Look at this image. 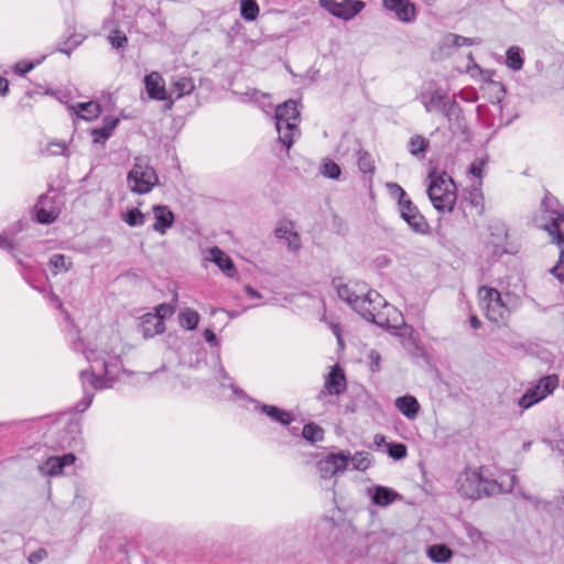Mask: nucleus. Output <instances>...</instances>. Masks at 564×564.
<instances>
[{
	"label": "nucleus",
	"instance_id": "nucleus-1",
	"mask_svg": "<svg viewBox=\"0 0 564 564\" xmlns=\"http://www.w3.org/2000/svg\"><path fill=\"white\" fill-rule=\"evenodd\" d=\"M84 354L87 361L91 364L100 361L104 373L96 375L93 367L91 369L82 370L79 372L84 395L82 400L75 404V411L78 413L86 411L90 406L95 391L108 389L113 386L121 369V362L117 356H111L109 359H106L101 356V352L93 349L85 350Z\"/></svg>",
	"mask_w": 564,
	"mask_h": 564
},
{
	"label": "nucleus",
	"instance_id": "nucleus-2",
	"mask_svg": "<svg viewBox=\"0 0 564 564\" xmlns=\"http://www.w3.org/2000/svg\"><path fill=\"white\" fill-rule=\"evenodd\" d=\"M556 203L554 197L546 195L540 209L534 214L532 223L535 228L546 231L552 241L560 247L558 261L550 269V273L564 283V215L554 208Z\"/></svg>",
	"mask_w": 564,
	"mask_h": 564
},
{
	"label": "nucleus",
	"instance_id": "nucleus-3",
	"mask_svg": "<svg viewBox=\"0 0 564 564\" xmlns=\"http://www.w3.org/2000/svg\"><path fill=\"white\" fill-rule=\"evenodd\" d=\"M517 476H509V484L505 486L495 479L482 475L481 468H465L459 473L455 486L457 492L465 499H480L484 496H496L509 492L516 486Z\"/></svg>",
	"mask_w": 564,
	"mask_h": 564
},
{
	"label": "nucleus",
	"instance_id": "nucleus-4",
	"mask_svg": "<svg viewBox=\"0 0 564 564\" xmlns=\"http://www.w3.org/2000/svg\"><path fill=\"white\" fill-rule=\"evenodd\" d=\"M340 300L347 302L365 319L373 318L371 308L375 304L382 303V296L375 290L367 291V285L361 282L335 283Z\"/></svg>",
	"mask_w": 564,
	"mask_h": 564
},
{
	"label": "nucleus",
	"instance_id": "nucleus-5",
	"mask_svg": "<svg viewBox=\"0 0 564 564\" xmlns=\"http://www.w3.org/2000/svg\"><path fill=\"white\" fill-rule=\"evenodd\" d=\"M159 183V176L154 167L144 156L134 159V163L127 175V184L129 189L135 194H148Z\"/></svg>",
	"mask_w": 564,
	"mask_h": 564
},
{
	"label": "nucleus",
	"instance_id": "nucleus-6",
	"mask_svg": "<svg viewBox=\"0 0 564 564\" xmlns=\"http://www.w3.org/2000/svg\"><path fill=\"white\" fill-rule=\"evenodd\" d=\"M300 111L296 101L290 99L279 105L275 109V128L280 142L289 150L294 142V134L297 132L296 121Z\"/></svg>",
	"mask_w": 564,
	"mask_h": 564
},
{
	"label": "nucleus",
	"instance_id": "nucleus-7",
	"mask_svg": "<svg viewBox=\"0 0 564 564\" xmlns=\"http://www.w3.org/2000/svg\"><path fill=\"white\" fill-rule=\"evenodd\" d=\"M431 183L427 195L434 208L440 212H452L456 203L455 185L451 177L430 174Z\"/></svg>",
	"mask_w": 564,
	"mask_h": 564
},
{
	"label": "nucleus",
	"instance_id": "nucleus-8",
	"mask_svg": "<svg viewBox=\"0 0 564 564\" xmlns=\"http://www.w3.org/2000/svg\"><path fill=\"white\" fill-rule=\"evenodd\" d=\"M371 315L373 318H366V321L387 329L400 330L398 333L400 336L410 335L413 332L412 327L405 324L401 312L386 303L383 299L380 305H373Z\"/></svg>",
	"mask_w": 564,
	"mask_h": 564
},
{
	"label": "nucleus",
	"instance_id": "nucleus-9",
	"mask_svg": "<svg viewBox=\"0 0 564 564\" xmlns=\"http://www.w3.org/2000/svg\"><path fill=\"white\" fill-rule=\"evenodd\" d=\"M479 303L485 311L486 317L496 324L506 319L508 310L502 301L501 294L494 288L481 286L478 290Z\"/></svg>",
	"mask_w": 564,
	"mask_h": 564
},
{
	"label": "nucleus",
	"instance_id": "nucleus-10",
	"mask_svg": "<svg viewBox=\"0 0 564 564\" xmlns=\"http://www.w3.org/2000/svg\"><path fill=\"white\" fill-rule=\"evenodd\" d=\"M558 377L556 375H549L542 377L534 386L529 388L525 393L518 400V405L522 410H528L546 397L552 394L558 387Z\"/></svg>",
	"mask_w": 564,
	"mask_h": 564
},
{
	"label": "nucleus",
	"instance_id": "nucleus-11",
	"mask_svg": "<svg viewBox=\"0 0 564 564\" xmlns=\"http://www.w3.org/2000/svg\"><path fill=\"white\" fill-rule=\"evenodd\" d=\"M318 4L333 17L344 21L354 19L366 7V3L361 0H343L340 2L335 0H318Z\"/></svg>",
	"mask_w": 564,
	"mask_h": 564
},
{
	"label": "nucleus",
	"instance_id": "nucleus-12",
	"mask_svg": "<svg viewBox=\"0 0 564 564\" xmlns=\"http://www.w3.org/2000/svg\"><path fill=\"white\" fill-rule=\"evenodd\" d=\"M349 452L340 451L338 453H330L316 464L319 477L323 479H330L337 474L344 473L349 465Z\"/></svg>",
	"mask_w": 564,
	"mask_h": 564
},
{
	"label": "nucleus",
	"instance_id": "nucleus-13",
	"mask_svg": "<svg viewBox=\"0 0 564 564\" xmlns=\"http://www.w3.org/2000/svg\"><path fill=\"white\" fill-rule=\"evenodd\" d=\"M399 207L401 217L413 231L421 235L429 231L427 221L410 198L399 202Z\"/></svg>",
	"mask_w": 564,
	"mask_h": 564
},
{
	"label": "nucleus",
	"instance_id": "nucleus-14",
	"mask_svg": "<svg viewBox=\"0 0 564 564\" xmlns=\"http://www.w3.org/2000/svg\"><path fill=\"white\" fill-rule=\"evenodd\" d=\"M442 113L447 119L451 132L462 134H466L468 132V126L466 123L463 109L454 98L446 102Z\"/></svg>",
	"mask_w": 564,
	"mask_h": 564
},
{
	"label": "nucleus",
	"instance_id": "nucleus-15",
	"mask_svg": "<svg viewBox=\"0 0 564 564\" xmlns=\"http://www.w3.org/2000/svg\"><path fill=\"white\" fill-rule=\"evenodd\" d=\"M386 10L394 13L395 18L403 23H411L415 20V4L410 0H382Z\"/></svg>",
	"mask_w": 564,
	"mask_h": 564
},
{
	"label": "nucleus",
	"instance_id": "nucleus-16",
	"mask_svg": "<svg viewBox=\"0 0 564 564\" xmlns=\"http://www.w3.org/2000/svg\"><path fill=\"white\" fill-rule=\"evenodd\" d=\"M346 390V377L343 369L339 366H334L330 372L325 378L324 389L319 392L318 399L321 400L324 395H339Z\"/></svg>",
	"mask_w": 564,
	"mask_h": 564
},
{
	"label": "nucleus",
	"instance_id": "nucleus-17",
	"mask_svg": "<svg viewBox=\"0 0 564 564\" xmlns=\"http://www.w3.org/2000/svg\"><path fill=\"white\" fill-rule=\"evenodd\" d=\"M36 220L40 224H52L59 215V209L48 195H41L34 206Z\"/></svg>",
	"mask_w": 564,
	"mask_h": 564
},
{
	"label": "nucleus",
	"instance_id": "nucleus-18",
	"mask_svg": "<svg viewBox=\"0 0 564 564\" xmlns=\"http://www.w3.org/2000/svg\"><path fill=\"white\" fill-rule=\"evenodd\" d=\"M75 462L73 454H64L63 456H51L43 464L39 465V471L43 476L55 477L63 473L64 467L70 466Z\"/></svg>",
	"mask_w": 564,
	"mask_h": 564
},
{
	"label": "nucleus",
	"instance_id": "nucleus-19",
	"mask_svg": "<svg viewBox=\"0 0 564 564\" xmlns=\"http://www.w3.org/2000/svg\"><path fill=\"white\" fill-rule=\"evenodd\" d=\"M139 319L138 329L145 339L165 332V324L160 321V317L152 315V313H145Z\"/></svg>",
	"mask_w": 564,
	"mask_h": 564
},
{
	"label": "nucleus",
	"instance_id": "nucleus-20",
	"mask_svg": "<svg viewBox=\"0 0 564 564\" xmlns=\"http://www.w3.org/2000/svg\"><path fill=\"white\" fill-rule=\"evenodd\" d=\"M154 224L152 229L160 235H165L174 224V214L166 205H154L152 207Z\"/></svg>",
	"mask_w": 564,
	"mask_h": 564
},
{
	"label": "nucleus",
	"instance_id": "nucleus-21",
	"mask_svg": "<svg viewBox=\"0 0 564 564\" xmlns=\"http://www.w3.org/2000/svg\"><path fill=\"white\" fill-rule=\"evenodd\" d=\"M144 85L148 96L154 100H167V93L165 90V83L163 77L158 72H152L144 77Z\"/></svg>",
	"mask_w": 564,
	"mask_h": 564
},
{
	"label": "nucleus",
	"instance_id": "nucleus-22",
	"mask_svg": "<svg viewBox=\"0 0 564 564\" xmlns=\"http://www.w3.org/2000/svg\"><path fill=\"white\" fill-rule=\"evenodd\" d=\"M368 492L370 494L371 502L379 507H388L401 499V495L398 491L381 485L369 488Z\"/></svg>",
	"mask_w": 564,
	"mask_h": 564
},
{
	"label": "nucleus",
	"instance_id": "nucleus-23",
	"mask_svg": "<svg viewBox=\"0 0 564 564\" xmlns=\"http://www.w3.org/2000/svg\"><path fill=\"white\" fill-rule=\"evenodd\" d=\"M420 99L427 112L440 111L442 112L451 97L447 96L442 89H435L430 93L421 94Z\"/></svg>",
	"mask_w": 564,
	"mask_h": 564
},
{
	"label": "nucleus",
	"instance_id": "nucleus-24",
	"mask_svg": "<svg viewBox=\"0 0 564 564\" xmlns=\"http://www.w3.org/2000/svg\"><path fill=\"white\" fill-rule=\"evenodd\" d=\"M57 442L61 448H68L78 445L80 443L79 423L75 421L67 422L59 432Z\"/></svg>",
	"mask_w": 564,
	"mask_h": 564
},
{
	"label": "nucleus",
	"instance_id": "nucleus-25",
	"mask_svg": "<svg viewBox=\"0 0 564 564\" xmlns=\"http://www.w3.org/2000/svg\"><path fill=\"white\" fill-rule=\"evenodd\" d=\"M208 260L214 262L227 276H234L236 273V268L230 259L221 249L218 247H213L209 249Z\"/></svg>",
	"mask_w": 564,
	"mask_h": 564
},
{
	"label": "nucleus",
	"instance_id": "nucleus-26",
	"mask_svg": "<svg viewBox=\"0 0 564 564\" xmlns=\"http://www.w3.org/2000/svg\"><path fill=\"white\" fill-rule=\"evenodd\" d=\"M261 413L269 416L272 421L278 422L282 425H289L294 421V415L279 406L271 404H258L256 406Z\"/></svg>",
	"mask_w": 564,
	"mask_h": 564
},
{
	"label": "nucleus",
	"instance_id": "nucleus-27",
	"mask_svg": "<svg viewBox=\"0 0 564 564\" xmlns=\"http://www.w3.org/2000/svg\"><path fill=\"white\" fill-rule=\"evenodd\" d=\"M490 236L492 238L491 242L496 247V252L503 253L506 251L505 243L508 238V231L503 223L494 221L489 225Z\"/></svg>",
	"mask_w": 564,
	"mask_h": 564
},
{
	"label": "nucleus",
	"instance_id": "nucleus-28",
	"mask_svg": "<svg viewBox=\"0 0 564 564\" xmlns=\"http://www.w3.org/2000/svg\"><path fill=\"white\" fill-rule=\"evenodd\" d=\"M395 406L408 419H414L420 410L417 400L412 395L397 398Z\"/></svg>",
	"mask_w": 564,
	"mask_h": 564
},
{
	"label": "nucleus",
	"instance_id": "nucleus-29",
	"mask_svg": "<svg viewBox=\"0 0 564 564\" xmlns=\"http://www.w3.org/2000/svg\"><path fill=\"white\" fill-rule=\"evenodd\" d=\"M70 109L75 110L79 118L87 121L96 119L101 112L99 104L95 101L78 102L76 106H72Z\"/></svg>",
	"mask_w": 564,
	"mask_h": 564
},
{
	"label": "nucleus",
	"instance_id": "nucleus-30",
	"mask_svg": "<svg viewBox=\"0 0 564 564\" xmlns=\"http://www.w3.org/2000/svg\"><path fill=\"white\" fill-rule=\"evenodd\" d=\"M195 88L194 82L189 77H177L173 80L171 93L176 95V98L189 95Z\"/></svg>",
	"mask_w": 564,
	"mask_h": 564
},
{
	"label": "nucleus",
	"instance_id": "nucleus-31",
	"mask_svg": "<svg viewBox=\"0 0 564 564\" xmlns=\"http://www.w3.org/2000/svg\"><path fill=\"white\" fill-rule=\"evenodd\" d=\"M427 554L435 563H446L453 555L452 550L444 544H435L429 547Z\"/></svg>",
	"mask_w": 564,
	"mask_h": 564
},
{
	"label": "nucleus",
	"instance_id": "nucleus-32",
	"mask_svg": "<svg viewBox=\"0 0 564 564\" xmlns=\"http://www.w3.org/2000/svg\"><path fill=\"white\" fill-rule=\"evenodd\" d=\"M430 145V142L424 137L416 134L413 135L409 141V151L416 158H424L425 152Z\"/></svg>",
	"mask_w": 564,
	"mask_h": 564
},
{
	"label": "nucleus",
	"instance_id": "nucleus-33",
	"mask_svg": "<svg viewBox=\"0 0 564 564\" xmlns=\"http://www.w3.org/2000/svg\"><path fill=\"white\" fill-rule=\"evenodd\" d=\"M199 318V314L188 307L182 311L178 315L181 326L188 330H193L197 327Z\"/></svg>",
	"mask_w": 564,
	"mask_h": 564
},
{
	"label": "nucleus",
	"instance_id": "nucleus-34",
	"mask_svg": "<svg viewBox=\"0 0 564 564\" xmlns=\"http://www.w3.org/2000/svg\"><path fill=\"white\" fill-rule=\"evenodd\" d=\"M479 41L476 39H470L466 36H462L454 33H448L443 39V45L446 47H460L463 45H475L478 44Z\"/></svg>",
	"mask_w": 564,
	"mask_h": 564
},
{
	"label": "nucleus",
	"instance_id": "nucleus-35",
	"mask_svg": "<svg viewBox=\"0 0 564 564\" xmlns=\"http://www.w3.org/2000/svg\"><path fill=\"white\" fill-rule=\"evenodd\" d=\"M348 459L355 470L365 471L371 465V455L368 452H357L352 456L349 454Z\"/></svg>",
	"mask_w": 564,
	"mask_h": 564
},
{
	"label": "nucleus",
	"instance_id": "nucleus-36",
	"mask_svg": "<svg viewBox=\"0 0 564 564\" xmlns=\"http://www.w3.org/2000/svg\"><path fill=\"white\" fill-rule=\"evenodd\" d=\"M302 436L306 441H308L311 443H315V442L323 440L324 430L315 423H308V424L304 425L303 431H302Z\"/></svg>",
	"mask_w": 564,
	"mask_h": 564
},
{
	"label": "nucleus",
	"instance_id": "nucleus-37",
	"mask_svg": "<svg viewBox=\"0 0 564 564\" xmlns=\"http://www.w3.org/2000/svg\"><path fill=\"white\" fill-rule=\"evenodd\" d=\"M507 66L512 70H520L523 66L521 50L518 46H511L507 51Z\"/></svg>",
	"mask_w": 564,
	"mask_h": 564
},
{
	"label": "nucleus",
	"instance_id": "nucleus-38",
	"mask_svg": "<svg viewBox=\"0 0 564 564\" xmlns=\"http://www.w3.org/2000/svg\"><path fill=\"white\" fill-rule=\"evenodd\" d=\"M241 17L247 21H254L259 14V6L254 0H241Z\"/></svg>",
	"mask_w": 564,
	"mask_h": 564
},
{
	"label": "nucleus",
	"instance_id": "nucleus-39",
	"mask_svg": "<svg viewBox=\"0 0 564 564\" xmlns=\"http://www.w3.org/2000/svg\"><path fill=\"white\" fill-rule=\"evenodd\" d=\"M122 220L130 227H138L144 225L145 215L138 208H132L122 215Z\"/></svg>",
	"mask_w": 564,
	"mask_h": 564
},
{
	"label": "nucleus",
	"instance_id": "nucleus-40",
	"mask_svg": "<svg viewBox=\"0 0 564 564\" xmlns=\"http://www.w3.org/2000/svg\"><path fill=\"white\" fill-rule=\"evenodd\" d=\"M358 169L360 172L367 174H372L375 171V164L371 155L368 152L359 151L358 152Z\"/></svg>",
	"mask_w": 564,
	"mask_h": 564
},
{
	"label": "nucleus",
	"instance_id": "nucleus-41",
	"mask_svg": "<svg viewBox=\"0 0 564 564\" xmlns=\"http://www.w3.org/2000/svg\"><path fill=\"white\" fill-rule=\"evenodd\" d=\"M217 359L219 361L218 376H217L218 382L224 388H226V387L231 388L234 393L238 394L240 391L235 387L232 379L229 377V375L226 372L223 365L220 364L219 355L217 356Z\"/></svg>",
	"mask_w": 564,
	"mask_h": 564
},
{
	"label": "nucleus",
	"instance_id": "nucleus-42",
	"mask_svg": "<svg viewBox=\"0 0 564 564\" xmlns=\"http://www.w3.org/2000/svg\"><path fill=\"white\" fill-rule=\"evenodd\" d=\"M322 174L328 178L336 180L340 176V167L330 160L325 161L322 166Z\"/></svg>",
	"mask_w": 564,
	"mask_h": 564
},
{
	"label": "nucleus",
	"instance_id": "nucleus-43",
	"mask_svg": "<svg viewBox=\"0 0 564 564\" xmlns=\"http://www.w3.org/2000/svg\"><path fill=\"white\" fill-rule=\"evenodd\" d=\"M294 231V224L290 220H281L279 221L274 234L278 239H284Z\"/></svg>",
	"mask_w": 564,
	"mask_h": 564
},
{
	"label": "nucleus",
	"instance_id": "nucleus-44",
	"mask_svg": "<svg viewBox=\"0 0 564 564\" xmlns=\"http://www.w3.org/2000/svg\"><path fill=\"white\" fill-rule=\"evenodd\" d=\"M108 40L113 48H122L127 45L128 39L126 34L119 30H115L108 36Z\"/></svg>",
	"mask_w": 564,
	"mask_h": 564
},
{
	"label": "nucleus",
	"instance_id": "nucleus-45",
	"mask_svg": "<svg viewBox=\"0 0 564 564\" xmlns=\"http://www.w3.org/2000/svg\"><path fill=\"white\" fill-rule=\"evenodd\" d=\"M175 312V305L172 303H163L155 307V312L152 315L160 317V321L164 323V319L171 317Z\"/></svg>",
	"mask_w": 564,
	"mask_h": 564
},
{
	"label": "nucleus",
	"instance_id": "nucleus-46",
	"mask_svg": "<svg viewBox=\"0 0 564 564\" xmlns=\"http://www.w3.org/2000/svg\"><path fill=\"white\" fill-rule=\"evenodd\" d=\"M41 63V59H37L36 62L31 61H20L15 63L12 66V69L18 75H25L26 73L31 72L36 65Z\"/></svg>",
	"mask_w": 564,
	"mask_h": 564
},
{
	"label": "nucleus",
	"instance_id": "nucleus-47",
	"mask_svg": "<svg viewBox=\"0 0 564 564\" xmlns=\"http://www.w3.org/2000/svg\"><path fill=\"white\" fill-rule=\"evenodd\" d=\"M82 43V39L79 35H73L64 42L63 45L57 47V52H61L66 55H70L72 51Z\"/></svg>",
	"mask_w": 564,
	"mask_h": 564
},
{
	"label": "nucleus",
	"instance_id": "nucleus-48",
	"mask_svg": "<svg viewBox=\"0 0 564 564\" xmlns=\"http://www.w3.org/2000/svg\"><path fill=\"white\" fill-rule=\"evenodd\" d=\"M50 264L55 269L68 271L70 269L72 262L67 261L64 254L56 253L51 257Z\"/></svg>",
	"mask_w": 564,
	"mask_h": 564
},
{
	"label": "nucleus",
	"instance_id": "nucleus-49",
	"mask_svg": "<svg viewBox=\"0 0 564 564\" xmlns=\"http://www.w3.org/2000/svg\"><path fill=\"white\" fill-rule=\"evenodd\" d=\"M90 134L93 135L94 143L104 144L112 133L104 127H100L91 129Z\"/></svg>",
	"mask_w": 564,
	"mask_h": 564
},
{
	"label": "nucleus",
	"instance_id": "nucleus-50",
	"mask_svg": "<svg viewBox=\"0 0 564 564\" xmlns=\"http://www.w3.org/2000/svg\"><path fill=\"white\" fill-rule=\"evenodd\" d=\"M388 454L394 459H402L406 456V446L404 444H389Z\"/></svg>",
	"mask_w": 564,
	"mask_h": 564
},
{
	"label": "nucleus",
	"instance_id": "nucleus-51",
	"mask_svg": "<svg viewBox=\"0 0 564 564\" xmlns=\"http://www.w3.org/2000/svg\"><path fill=\"white\" fill-rule=\"evenodd\" d=\"M480 185H481V182H479V185L478 186H475L470 192H469V200H470V204L476 206V207H484V194L480 189Z\"/></svg>",
	"mask_w": 564,
	"mask_h": 564
},
{
	"label": "nucleus",
	"instance_id": "nucleus-52",
	"mask_svg": "<svg viewBox=\"0 0 564 564\" xmlns=\"http://www.w3.org/2000/svg\"><path fill=\"white\" fill-rule=\"evenodd\" d=\"M285 241L291 251H297L301 248V239L295 230L285 238Z\"/></svg>",
	"mask_w": 564,
	"mask_h": 564
},
{
	"label": "nucleus",
	"instance_id": "nucleus-53",
	"mask_svg": "<svg viewBox=\"0 0 564 564\" xmlns=\"http://www.w3.org/2000/svg\"><path fill=\"white\" fill-rule=\"evenodd\" d=\"M486 160L484 159H478V160H475L471 164H470V167H469V172L478 177V178H481L482 177V169L484 166L486 165Z\"/></svg>",
	"mask_w": 564,
	"mask_h": 564
},
{
	"label": "nucleus",
	"instance_id": "nucleus-54",
	"mask_svg": "<svg viewBox=\"0 0 564 564\" xmlns=\"http://www.w3.org/2000/svg\"><path fill=\"white\" fill-rule=\"evenodd\" d=\"M47 557V552L45 549H39L34 552H32L29 557H28V561L30 564H39L40 562H42L44 558Z\"/></svg>",
	"mask_w": 564,
	"mask_h": 564
},
{
	"label": "nucleus",
	"instance_id": "nucleus-55",
	"mask_svg": "<svg viewBox=\"0 0 564 564\" xmlns=\"http://www.w3.org/2000/svg\"><path fill=\"white\" fill-rule=\"evenodd\" d=\"M388 187L390 189L391 195L398 196L399 202H402L403 199H406V193L404 189L397 183H389Z\"/></svg>",
	"mask_w": 564,
	"mask_h": 564
},
{
	"label": "nucleus",
	"instance_id": "nucleus-56",
	"mask_svg": "<svg viewBox=\"0 0 564 564\" xmlns=\"http://www.w3.org/2000/svg\"><path fill=\"white\" fill-rule=\"evenodd\" d=\"M118 123L119 119L116 117L108 116L102 119V127L109 130L111 133L117 128Z\"/></svg>",
	"mask_w": 564,
	"mask_h": 564
},
{
	"label": "nucleus",
	"instance_id": "nucleus-57",
	"mask_svg": "<svg viewBox=\"0 0 564 564\" xmlns=\"http://www.w3.org/2000/svg\"><path fill=\"white\" fill-rule=\"evenodd\" d=\"M204 338L213 347H217L219 345L216 334L209 328L204 330Z\"/></svg>",
	"mask_w": 564,
	"mask_h": 564
},
{
	"label": "nucleus",
	"instance_id": "nucleus-58",
	"mask_svg": "<svg viewBox=\"0 0 564 564\" xmlns=\"http://www.w3.org/2000/svg\"><path fill=\"white\" fill-rule=\"evenodd\" d=\"M369 357L371 359V370L372 371H378L379 370V362H380V355H379V352L372 350V351H370Z\"/></svg>",
	"mask_w": 564,
	"mask_h": 564
},
{
	"label": "nucleus",
	"instance_id": "nucleus-59",
	"mask_svg": "<svg viewBox=\"0 0 564 564\" xmlns=\"http://www.w3.org/2000/svg\"><path fill=\"white\" fill-rule=\"evenodd\" d=\"M65 150V145L63 143H59V142H56V143H51L50 145V151L52 154H62Z\"/></svg>",
	"mask_w": 564,
	"mask_h": 564
},
{
	"label": "nucleus",
	"instance_id": "nucleus-60",
	"mask_svg": "<svg viewBox=\"0 0 564 564\" xmlns=\"http://www.w3.org/2000/svg\"><path fill=\"white\" fill-rule=\"evenodd\" d=\"M245 292L251 299H261L262 297L261 293L258 292L257 290H254L253 288H251L250 285L245 286Z\"/></svg>",
	"mask_w": 564,
	"mask_h": 564
},
{
	"label": "nucleus",
	"instance_id": "nucleus-61",
	"mask_svg": "<svg viewBox=\"0 0 564 564\" xmlns=\"http://www.w3.org/2000/svg\"><path fill=\"white\" fill-rule=\"evenodd\" d=\"M166 368L165 366H162L160 369L152 371V372H143L142 375L145 377L147 380H150L154 377H159L161 373L165 372Z\"/></svg>",
	"mask_w": 564,
	"mask_h": 564
},
{
	"label": "nucleus",
	"instance_id": "nucleus-62",
	"mask_svg": "<svg viewBox=\"0 0 564 564\" xmlns=\"http://www.w3.org/2000/svg\"><path fill=\"white\" fill-rule=\"evenodd\" d=\"M469 323L474 329H478L481 326V322L476 315L470 316Z\"/></svg>",
	"mask_w": 564,
	"mask_h": 564
},
{
	"label": "nucleus",
	"instance_id": "nucleus-63",
	"mask_svg": "<svg viewBox=\"0 0 564 564\" xmlns=\"http://www.w3.org/2000/svg\"><path fill=\"white\" fill-rule=\"evenodd\" d=\"M519 494L521 495V497L525 500H529L531 502H534L536 499L528 494H525L524 491L522 490H519Z\"/></svg>",
	"mask_w": 564,
	"mask_h": 564
},
{
	"label": "nucleus",
	"instance_id": "nucleus-64",
	"mask_svg": "<svg viewBox=\"0 0 564 564\" xmlns=\"http://www.w3.org/2000/svg\"><path fill=\"white\" fill-rule=\"evenodd\" d=\"M1 246H2V250H4V249L9 250V251L12 250L11 243L9 241H7L3 237H2Z\"/></svg>",
	"mask_w": 564,
	"mask_h": 564
}]
</instances>
